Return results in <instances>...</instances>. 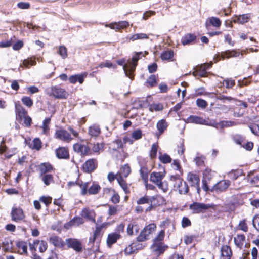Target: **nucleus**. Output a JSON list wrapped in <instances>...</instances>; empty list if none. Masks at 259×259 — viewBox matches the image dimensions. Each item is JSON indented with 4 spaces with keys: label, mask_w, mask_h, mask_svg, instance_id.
I'll return each instance as SVG.
<instances>
[{
    "label": "nucleus",
    "mask_w": 259,
    "mask_h": 259,
    "mask_svg": "<svg viewBox=\"0 0 259 259\" xmlns=\"http://www.w3.org/2000/svg\"><path fill=\"white\" fill-rule=\"evenodd\" d=\"M164 177V175L161 172H152L150 175V181L156 184L163 192H166L168 190V185L167 181H162Z\"/></svg>",
    "instance_id": "nucleus-2"
},
{
    "label": "nucleus",
    "mask_w": 259,
    "mask_h": 259,
    "mask_svg": "<svg viewBox=\"0 0 259 259\" xmlns=\"http://www.w3.org/2000/svg\"><path fill=\"white\" fill-rule=\"evenodd\" d=\"M167 127V123L164 119L159 120L156 124V127L160 134L164 132Z\"/></svg>",
    "instance_id": "nucleus-28"
},
{
    "label": "nucleus",
    "mask_w": 259,
    "mask_h": 259,
    "mask_svg": "<svg viewBox=\"0 0 259 259\" xmlns=\"http://www.w3.org/2000/svg\"><path fill=\"white\" fill-rule=\"evenodd\" d=\"M86 76L85 74H75L70 76L68 79L71 83L74 84L78 81L80 84H81L83 83Z\"/></svg>",
    "instance_id": "nucleus-22"
},
{
    "label": "nucleus",
    "mask_w": 259,
    "mask_h": 259,
    "mask_svg": "<svg viewBox=\"0 0 259 259\" xmlns=\"http://www.w3.org/2000/svg\"><path fill=\"white\" fill-rule=\"evenodd\" d=\"M164 236L165 231L164 230H161L153 240V243H163Z\"/></svg>",
    "instance_id": "nucleus-44"
},
{
    "label": "nucleus",
    "mask_w": 259,
    "mask_h": 259,
    "mask_svg": "<svg viewBox=\"0 0 259 259\" xmlns=\"http://www.w3.org/2000/svg\"><path fill=\"white\" fill-rule=\"evenodd\" d=\"M142 133L140 129L134 131L132 134V137L136 140H139L142 138Z\"/></svg>",
    "instance_id": "nucleus-55"
},
{
    "label": "nucleus",
    "mask_w": 259,
    "mask_h": 259,
    "mask_svg": "<svg viewBox=\"0 0 259 259\" xmlns=\"http://www.w3.org/2000/svg\"><path fill=\"white\" fill-rule=\"evenodd\" d=\"M121 237V235L117 233H113L108 234L107 239V244L108 246H111L112 244L116 243L118 239Z\"/></svg>",
    "instance_id": "nucleus-21"
},
{
    "label": "nucleus",
    "mask_w": 259,
    "mask_h": 259,
    "mask_svg": "<svg viewBox=\"0 0 259 259\" xmlns=\"http://www.w3.org/2000/svg\"><path fill=\"white\" fill-rule=\"evenodd\" d=\"M49 96H53L57 99H66L68 96V93L63 89L57 86L52 87L47 90Z\"/></svg>",
    "instance_id": "nucleus-4"
},
{
    "label": "nucleus",
    "mask_w": 259,
    "mask_h": 259,
    "mask_svg": "<svg viewBox=\"0 0 259 259\" xmlns=\"http://www.w3.org/2000/svg\"><path fill=\"white\" fill-rule=\"evenodd\" d=\"M118 206L109 205L108 209V214L110 216L115 215L117 213Z\"/></svg>",
    "instance_id": "nucleus-56"
},
{
    "label": "nucleus",
    "mask_w": 259,
    "mask_h": 259,
    "mask_svg": "<svg viewBox=\"0 0 259 259\" xmlns=\"http://www.w3.org/2000/svg\"><path fill=\"white\" fill-rule=\"evenodd\" d=\"M2 246L5 252H12L13 242L9 238H6L2 241Z\"/></svg>",
    "instance_id": "nucleus-26"
},
{
    "label": "nucleus",
    "mask_w": 259,
    "mask_h": 259,
    "mask_svg": "<svg viewBox=\"0 0 259 259\" xmlns=\"http://www.w3.org/2000/svg\"><path fill=\"white\" fill-rule=\"evenodd\" d=\"M196 38V36L195 35L190 33L187 34L182 38L181 42L184 46L189 45L194 41Z\"/></svg>",
    "instance_id": "nucleus-23"
},
{
    "label": "nucleus",
    "mask_w": 259,
    "mask_h": 259,
    "mask_svg": "<svg viewBox=\"0 0 259 259\" xmlns=\"http://www.w3.org/2000/svg\"><path fill=\"white\" fill-rule=\"evenodd\" d=\"M213 176L212 171L211 169L206 168L203 172V177L205 179L210 180Z\"/></svg>",
    "instance_id": "nucleus-61"
},
{
    "label": "nucleus",
    "mask_w": 259,
    "mask_h": 259,
    "mask_svg": "<svg viewBox=\"0 0 259 259\" xmlns=\"http://www.w3.org/2000/svg\"><path fill=\"white\" fill-rule=\"evenodd\" d=\"M167 247L163 243H153L151 246L153 251L158 255L163 253Z\"/></svg>",
    "instance_id": "nucleus-14"
},
{
    "label": "nucleus",
    "mask_w": 259,
    "mask_h": 259,
    "mask_svg": "<svg viewBox=\"0 0 259 259\" xmlns=\"http://www.w3.org/2000/svg\"><path fill=\"white\" fill-rule=\"evenodd\" d=\"M66 244L68 248H72L77 252H80L82 250V246L81 242L77 239L68 238L66 239Z\"/></svg>",
    "instance_id": "nucleus-8"
},
{
    "label": "nucleus",
    "mask_w": 259,
    "mask_h": 259,
    "mask_svg": "<svg viewBox=\"0 0 259 259\" xmlns=\"http://www.w3.org/2000/svg\"><path fill=\"white\" fill-rule=\"evenodd\" d=\"M230 181L229 180H222L215 184L211 189L212 192L220 193L226 190V189L230 185Z\"/></svg>",
    "instance_id": "nucleus-6"
},
{
    "label": "nucleus",
    "mask_w": 259,
    "mask_h": 259,
    "mask_svg": "<svg viewBox=\"0 0 259 259\" xmlns=\"http://www.w3.org/2000/svg\"><path fill=\"white\" fill-rule=\"evenodd\" d=\"M137 203L139 205L144 204L152 203V200L147 196H144L137 201Z\"/></svg>",
    "instance_id": "nucleus-45"
},
{
    "label": "nucleus",
    "mask_w": 259,
    "mask_h": 259,
    "mask_svg": "<svg viewBox=\"0 0 259 259\" xmlns=\"http://www.w3.org/2000/svg\"><path fill=\"white\" fill-rule=\"evenodd\" d=\"M240 52L236 50H227L221 53V57L223 59L237 57L240 56Z\"/></svg>",
    "instance_id": "nucleus-15"
},
{
    "label": "nucleus",
    "mask_w": 259,
    "mask_h": 259,
    "mask_svg": "<svg viewBox=\"0 0 259 259\" xmlns=\"http://www.w3.org/2000/svg\"><path fill=\"white\" fill-rule=\"evenodd\" d=\"M15 107L16 114L18 116L20 119H22L23 117L27 114V111L22 107L19 102L15 103Z\"/></svg>",
    "instance_id": "nucleus-17"
},
{
    "label": "nucleus",
    "mask_w": 259,
    "mask_h": 259,
    "mask_svg": "<svg viewBox=\"0 0 259 259\" xmlns=\"http://www.w3.org/2000/svg\"><path fill=\"white\" fill-rule=\"evenodd\" d=\"M207 72L205 70V66L201 65L199 66L196 70L192 73V75L195 77H204L206 76Z\"/></svg>",
    "instance_id": "nucleus-24"
},
{
    "label": "nucleus",
    "mask_w": 259,
    "mask_h": 259,
    "mask_svg": "<svg viewBox=\"0 0 259 259\" xmlns=\"http://www.w3.org/2000/svg\"><path fill=\"white\" fill-rule=\"evenodd\" d=\"M160 161L164 164L170 163L171 161V157L167 154H160L159 156Z\"/></svg>",
    "instance_id": "nucleus-47"
},
{
    "label": "nucleus",
    "mask_w": 259,
    "mask_h": 259,
    "mask_svg": "<svg viewBox=\"0 0 259 259\" xmlns=\"http://www.w3.org/2000/svg\"><path fill=\"white\" fill-rule=\"evenodd\" d=\"M49 242L56 247L63 246V241L61 238L57 236H52L49 238Z\"/></svg>",
    "instance_id": "nucleus-27"
},
{
    "label": "nucleus",
    "mask_w": 259,
    "mask_h": 259,
    "mask_svg": "<svg viewBox=\"0 0 259 259\" xmlns=\"http://www.w3.org/2000/svg\"><path fill=\"white\" fill-rule=\"evenodd\" d=\"M250 15L249 14H245L243 15H240L238 16H235L234 22L235 23H238L239 24H244L247 23L250 19Z\"/></svg>",
    "instance_id": "nucleus-25"
},
{
    "label": "nucleus",
    "mask_w": 259,
    "mask_h": 259,
    "mask_svg": "<svg viewBox=\"0 0 259 259\" xmlns=\"http://www.w3.org/2000/svg\"><path fill=\"white\" fill-rule=\"evenodd\" d=\"M245 239V237L243 234H238L234 237V240L237 246H240L243 244Z\"/></svg>",
    "instance_id": "nucleus-39"
},
{
    "label": "nucleus",
    "mask_w": 259,
    "mask_h": 259,
    "mask_svg": "<svg viewBox=\"0 0 259 259\" xmlns=\"http://www.w3.org/2000/svg\"><path fill=\"white\" fill-rule=\"evenodd\" d=\"M149 170L145 166H141L140 169V174L142 180L145 182H147Z\"/></svg>",
    "instance_id": "nucleus-32"
},
{
    "label": "nucleus",
    "mask_w": 259,
    "mask_h": 259,
    "mask_svg": "<svg viewBox=\"0 0 259 259\" xmlns=\"http://www.w3.org/2000/svg\"><path fill=\"white\" fill-rule=\"evenodd\" d=\"M187 180L190 184L192 187L198 186L200 183V178L198 175L192 172H189L187 175Z\"/></svg>",
    "instance_id": "nucleus-12"
},
{
    "label": "nucleus",
    "mask_w": 259,
    "mask_h": 259,
    "mask_svg": "<svg viewBox=\"0 0 259 259\" xmlns=\"http://www.w3.org/2000/svg\"><path fill=\"white\" fill-rule=\"evenodd\" d=\"M174 56V52L172 50H168L162 52L161 54V59L163 60H168L171 59Z\"/></svg>",
    "instance_id": "nucleus-37"
},
{
    "label": "nucleus",
    "mask_w": 259,
    "mask_h": 259,
    "mask_svg": "<svg viewBox=\"0 0 259 259\" xmlns=\"http://www.w3.org/2000/svg\"><path fill=\"white\" fill-rule=\"evenodd\" d=\"M58 53L63 59L67 57V49L64 46H60L59 47Z\"/></svg>",
    "instance_id": "nucleus-51"
},
{
    "label": "nucleus",
    "mask_w": 259,
    "mask_h": 259,
    "mask_svg": "<svg viewBox=\"0 0 259 259\" xmlns=\"http://www.w3.org/2000/svg\"><path fill=\"white\" fill-rule=\"evenodd\" d=\"M84 223L83 219L79 217L73 218L69 222L71 225L79 226Z\"/></svg>",
    "instance_id": "nucleus-46"
},
{
    "label": "nucleus",
    "mask_w": 259,
    "mask_h": 259,
    "mask_svg": "<svg viewBox=\"0 0 259 259\" xmlns=\"http://www.w3.org/2000/svg\"><path fill=\"white\" fill-rule=\"evenodd\" d=\"M163 106L162 104L153 103V104H151L150 105L149 109L151 112H153L154 111H161L163 109Z\"/></svg>",
    "instance_id": "nucleus-43"
},
{
    "label": "nucleus",
    "mask_w": 259,
    "mask_h": 259,
    "mask_svg": "<svg viewBox=\"0 0 259 259\" xmlns=\"http://www.w3.org/2000/svg\"><path fill=\"white\" fill-rule=\"evenodd\" d=\"M221 252L220 259H230L232 255V251L229 246H223L221 248Z\"/></svg>",
    "instance_id": "nucleus-20"
},
{
    "label": "nucleus",
    "mask_w": 259,
    "mask_h": 259,
    "mask_svg": "<svg viewBox=\"0 0 259 259\" xmlns=\"http://www.w3.org/2000/svg\"><path fill=\"white\" fill-rule=\"evenodd\" d=\"M158 147V146L156 143H154L152 145L151 149L150 152V157L152 159L155 158L156 157Z\"/></svg>",
    "instance_id": "nucleus-49"
},
{
    "label": "nucleus",
    "mask_w": 259,
    "mask_h": 259,
    "mask_svg": "<svg viewBox=\"0 0 259 259\" xmlns=\"http://www.w3.org/2000/svg\"><path fill=\"white\" fill-rule=\"evenodd\" d=\"M252 224L254 227L259 231V214L254 217L252 220Z\"/></svg>",
    "instance_id": "nucleus-64"
},
{
    "label": "nucleus",
    "mask_w": 259,
    "mask_h": 259,
    "mask_svg": "<svg viewBox=\"0 0 259 259\" xmlns=\"http://www.w3.org/2000/svg\"><path fill=\"white\" fill-rule=\"evenodd\" d=\"M101 189L100 186L97 183H93L92 186L88 189V193L91 195L97 194Z\"/></svg>",
    "instance_id": "nucleus-35"
},
{
    "label": "nucleus",
    "mask_w": 259,
    "mask_h": 259,
    "mask_svg": "<svg viewBox=\"0 0 259 259\" xmlns=\"http://www.w3.org/2000/svg\"><path fill=\"white\" fill-rule=\"evenodd\" d=\"M242 174V171L238 170H231L229 173V177L234 180H236Z\"/></svg>",
    "instance_id": "nucleus-50"
},
{
    "label": "nucleus",
    "mask_w": 259,
    "mask_h": 259,
    "mask_svg": "<svg viewBox=\"0 0 259 259\" xmlns=\"http://www.w3.org/2000/svg\"><path fill=\"white\" fill-rule=\"evenodd\" d=\"M17 6L20 9H29L30 8V4L28 2H20L17 3Z\"/></svg>",
    "instance_id": "nucleus-58"
},
{
    "label": "nucleus",
    "mask_w": 259,
    "mask_h": 259,
    "mask_svg": "<svg viewBox=\"0 0 259 259\" xmlns=\"http://www.w3.org/2000/svg\"><path fill=\"white\" fill-rule=\"evenodd\" d=\"M55 138L67 143L73 139L71 135L66 130L62 128L56 131Z\"/></svg>",
    "instance_id": "nucleus-7"
},
{
    "label": "nucleus",
    "mask_w": 259,
    "mask_h": 259,
    "mask_svg": "<svg viewBox=\"0 0 259 259\" xmlns=\"http://www.w3.org/2000/svg\"><path fill=\"white\" fill-rule=\"evenodd\" d=\"M196 105L202 109H205L208 106L207 102L202 99L198 98L196 101Z\"/></svg>",
    "instance_id": "nucleus-53"
},
{
    "label": "nucleus",
    "mask_w": 259,
    "mask_h": 259,
    "mask_svg": "<svg viewBox=\"0 0 259 259\" xmlns=\"http://www.w3.org/2000/svg\"><path fill=\"white\" fill-rule=\"evenodd\" d=\"M187 121L188 123L201 125H204V124H207L206 120L197 116L191 115L187 118Z\"/></svg>",
    "instance_id": "nucleus-16"
},
{
    "label": "nucleus",
    "mask_w": 259,
    "mask_h": 259,
    "mask_svg": "<svg viewBox=\"0 0 259 259\" xmlns=\"http://www.w3.org/2000/svg\"><path fill=\"white\" fill-rule=\"evenodd\" d=\"M50 122H51V118L50 117L46 118L44 120L41 128H42V133L44 134H47L49 133V125L50 123Z\"/></svg>",
    "instance_id": "nucleus-40"
},
{
    "label": "nucleus",
    "mask_w": 259,
    "mask_h": 259,
    "mask_svg": "<svg viewBox=\"0 0 259 259\" xmlns=\"http://www.w3.org/2000/svg\"><path fill=\"white\" fill-rule=\"evenodd\" d=\"M149 234L144 229L141 232L139 235L137 237V240L138 242H143L147 240Z\"/></svg>",
    "instance_id": "nucleus-38"
},
{
    "label": "nucleus",
    "mask_w": 259,
    "mask_h": 259,
    "mask_svg": "<svg viewBox=\"0 0 259 259\" xmlns=\"http://www.w3.org/2000/svg\"><path fill=\"white\" fill-rule=\"evenodd\" d=\"M148 38V35L143 33L135 34L128 38L129 40L132 41L138 39H146Z\"/></svg>",
    "instance_id": "nucleus-29"
},
{
    "label": "nucleus",
    "mask_w": 259,
    "mask_h": 259,
    "mask_svg": "<svg viewBox=\"0 0 259 259\" xmlns=\"http://www.w3.org/2000/svg\"><path fill=\"white\" fill-rule=\"evenodd\" d=\"M214 205L213 204H205L200 202H193L189 205V209L193 213H204L209 208H213Z\"/></svg>",
    "instance_id": "nucleus-5"
},
{
    "label": "nucleus",
    "mask_w": 259,
    "mask_h": 259,
    "mask_svg": "<svg viewBox=\"0 0 259 259\" xmlns=\"http://www.w3.org/2000/svg\"><path fill=\"white\" fill-rule=\"evenodd\" d=\"M209 22L212 26L218 28L221 25V21L215 17H211L208 18Z\"/></svg>",
    "instance_id": "nucleus-41"
},
{
    "label": "nucleus",
    "mask_w": 259,
    "mask_h": 259,
    "mask_svg": "<svg viewBox=\"0 0 259 259\" xmlns=\"http://www.w3.org/2000/svg\"><path fill=\"white\" fill-rule=\"evenodd\" d=\"M40 176L46 174L53 170V167L49 163H42L39 166Z\"/></svg>",
    "instance_id": "nucleus-18"
},
{
    "label": "nucleus",
    "mask_w": 259,
    "mask_h": 259,
    "mask_svg": "<svg viewBox=\"0 0 259 259\" xmlns=\"http://www.w3.org/2000/svg\"><path fill=\"white\" fill-rule=\"evenodd\" d=\"M32 149L39 150L41 148V142L38 138H35L33 141Z\"/></svg>",
    "instance_id": "nucleus-57"
},
{
    "label": "nucleus",
    "mask_w": 259,
    "mask_h": 259,
    "mask_svg": "<svg viewBox=\"0 0 259 259\" xmlns=\"http://www.w3.org/2000/svg\"><path fill=\"white\" fill-rule=\"evenodd\" d=\"M146 83L148 84L150 87H153L157 85V80L155 75H151L147 79Z\"/></svg>",
    "instance_id": "nucleus-42"
},
{
    "label": "nucleus",
    "mask_w": 259,
    "mask_h": 259,
    "mask_svg": "<svg viewBox=\"0 0 259 259\" xmlns=\"http://www.w3.org/2000/svg\"><path fill=\"white\" fill-rule=\"evenodd\" d=\"M141 56H144L142 52H136L131 60H127V64L123 66V70L126 76L131 79L134 78L133 73L137 65L138 61L141 58Z\"/></svg>",
    "instance_id": "nucleus-1"
},
{
    "label": "nucleus",
    "mask_w": 259,
    "mask_h": 259,
    "mask_svg": "<svg viewBox=\"0 0 259 259\" xmlns=\"http://www.w3.org/2000/svg\"><path fill=\"white\" fill-rule=\"evenodd\" d=\"M97 166L96 160L90 159L87 160L82 165V169L84 172L90 173L93 171Z\"/></svg>",
    "instance_id": "nucleus-10"
},
{
    "label": "nucleus",
    "mask_w": 259,
    "mask_h": 259,
    "mask_svg": "<svg viewBox=\"0 0 259 259\" xmlns=\"http://www.w3.org/2000/svg\"><path fill=\"white\" fill-rule=\"evenodd\" d=\"M88 134L91 137L96 138L101 134V128L97 124H94L91 125L88 129Z\"/></svg>",
    "instance_id": "nucleus-13"
},
{
    "label": "nucleus",
    "mask_w": 259,
    "mask_h": 259,
    "mask_svg": "<svg viewBox=\"0 0 259 259\" xmlns=\"http://www.w3.org/2000/svg\"><path fill=\"white\" fill-rule=\"evenodd\" d=\"M225 82L226 88H232L235 84V81L231 78H227L224 80Z\"/></svg>",
    "instance_id": "nucleus-63"
},
{
    "label": "nucleus",
    "mask_w": 259,
    "mask_h": 259,
    "mask_svg": "<svg viewBox=\"0 0 259 259\" xmlns=\"http://www.w3.org/2000/svg\"><path fill=\"white\" fill-rule=\"evenodd\" d=\"M74 150L80 153L81 155H87L89 154L90 148L87 145L83 144L76 143L73 146Z\"/></svg>",
    "instance_id": "nucleus-11"
},
{
    "label": "nucleus",
    "mask_w": 259,
    "mask_h": 259,
    "mask_svg": "<svg viewBox=\"0 0 259 259\" xmlns=\"http://www.w3.org/2000/svg\"><path fill=\"white\" fill-rule=\"evenodd\" d=\"M251 132L256 136H259V125L257 124H253L249 126Z\"/></svg>",
    "instance_id": "nucleus-60"
},
{
    "label": "nucleus",
    "mask_w": 259,
    "mask_h": 259,
    "mask_svg": "<svg viewBox=\"0 0 259 259\" xmlns=\"http://www.w3.org/2000/svg\"><path fill=\"white\" fill-rule=\"evenodd\" d=\"M11 219L14 222H20L25 218L23 210L20 208L13 207L11 212Z\"/></svg>",
    "instance_id": "nucleus-9"
},
{
    "label": "nucleus",
    "mask_w": 259,
    "mask_h": 259,
    "mask_svg": "<svg viewBox=\"0 0 259 259\" xmlns=\"http://www.w3.org/2000/svg\"><path fill=\"white\" fill-rule=\"evenodd\" d=\"M131 172V167L129 165L127 164H124L120 169V174L121 176L120 177L126 178L129 175Z\"/></svg>",
    "instance_id": "nucleus-34"
},
{
    "label": "nucleus",
    "mask_w": 259,
    "mask_h": 259,
    "mask_svg": "<svg viewBox=\"0 0 259 259\" xmlns=\"http://www.w3.org/2000/svg\"><path fill=\"white\" fill-rule=\"evenodd\" d=\"M41 177V180L46 186H49L54 181L53 176L51 174H45Z\"/></svg>",
    "instance_id": "nucleus-36"
},
{
    "label": "nucleus",
    "mask_w": 259,
    "mask_h": 259,
    "mask_svg": "<svg viewBox=\"0 0 259 259\" xmlns=\"http://www.w3.org/2000/svg\"><path fill=\"white\" fill-rule=\"evenodd\" d=\"M38 245H39V251L41 253L44 252L47 250V249L48 248L47 243L44 240H41V241L39 240Z\"/></svg>",
    "instance_id": "nucleus-59"
},
{
    "label": "nucleus",
    "mask_w": 259,
    "mask_h": 259,
    "mask_svg": "<svg viewBox=\"0 0 259 259\" xmlns=\"http://www.w3.org/2000/svg\"><path fill=\"white\" fill-rule=\"evenodd\" d=\"M156 228V225L154 223H151L146 226L144 229L148 232V233L150 234L155 230Z\"/></svg>",
    "instance_id": "nucleus-62"
},
{
    "label": "nucleus",
    "mask_w": 259,
    "mask_h": 259,
    "mask_svg": "<svg viewBox=\"0 0 259 259\" xmlns=\"http://www.w3.org/2000/svg\"><path fill=\"white\" fill-rule=\"evenodd\" d=\"M217 98V99L222 101L223 103H226L227 102H230L234 100V98L231 97L226 96L222 94L219 95Z\"/></svg>",
    "instance_id": "nucleus-54"
},
{
    "label": "nucleus",
    "mask_w": 259,
    "mask_h": 259,
    "mask_svg": "<svg viewBox=\"0 0 259 259\" xmlns=\"http://www.w3.org/2000/svg\"><path fill=\"white\" fill-rule=\"evenodd\" d=\"M93 212L89 208H84L82 210L81 215L83 218L95 222V220L94 219L93 216Z\"/></svg>",
    "instance_id": "nucleus-30"
},
{
    "label": "nucleus",
    "mask_w": 259,
    "mask_h": 259,
    "mask_svg": "<svg viewBox=\"0 0 259 259\" xmlns=\"http://www.w3.org/2000/svg\"><path fill=\"white\" fill-rule=\"evenodd\" d=\"M21 101L23 104L28 107H31L33 105V101L29 97L24 96L22 98Z\"/></svg>",
    "instance_id": "nucleus-52"
},
{
    "label": "nucleus",
    "mask_w": 259,
    "mask_h": 259,
    "mask_svg": "<svg viewBox=\"0 0 259 259\" xmlns=\"http://www.w3.org/2000/svg\"><path fill=\"white\" fill-rule=\"evenodd\" d=\"M233 141L237 145L242 146L244 143L245 139L243 136L239 134H235L232 136Z\"/></svg>",
    "instance_id": "nucleus-33"
},
{
    "label": "nucleus",
    "mask_w": 259,
    "mask_h": 259,
    "mask_svg": "<svg viewBox=\"0 0 259 259\" xmlns=\"http://www.w3.org/2000/svg\"><path fill=\"white\" fill-rule=\"evenodd\" d=\"M56 154L59 159H68L69 154L68 150L65 147H60L56 150Z\"/></svg>",
    "instance_id": "nucleus-19"
},
{
    "label": "nucleus",
    "mask_w": 259,
    "mask_h": 259,
    "mask_svg": "<svg viewBox=\"0 0 259 259\" xmlns=\"http://www.w3.org/2000/svg\"><path fill=\"white\" fill-rule=\"evenodd\" d=\"M17 247L19 249H22L23 253H27V243L25 241H18L16 243Z\"/></svg>",
    "instance_id": "nucleus-48"
},
{
    "label": "nucleus",
    "mask_w": 259,
    "mask_h": 259,
    "mask_svg": "<svg viewBox=\"0 0 259 259\" xmlns=\"http://www.w3.org/2000/svg\"><path fill=\"white\" fill-rule=\"evenodd\" d=\"M170 181L174 182V187L178 190L180 194H186L189 192V187L187 183L183 181L179 175L171 176Z\"/></svg>",
    "instance_id": "nucleus-3"
},
{
    "label": "nucleus",
    "mask_w": 259,
    "mask_h": 259,
    "mask_svg": "<svg viewBox=\"0 0 259 259\" xmlns=\"http://www.w3.org/2000/svg\"><path fill=\"white\" fill-rule=\"evenodd\" d=\"M117 180L120 186L122 188L125 194H128L130 192L127 184L126 182L123 180L121 177L117 178Z\"/></svg>",
    "instance_id": "nucleus-31"
}]
</instances>
